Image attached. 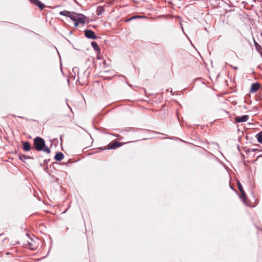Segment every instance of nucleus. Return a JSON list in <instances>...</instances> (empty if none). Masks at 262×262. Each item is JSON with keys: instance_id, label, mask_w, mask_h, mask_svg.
I'll return each mask as SVG.
<instances>
[{"instance_id": "obj_2", "label": "nucleus", "mask_w": 262, "mask_h": 262, "mask_svg": "<svg viewBox=\"0 0 262 262\" xmlns=\"http://www.w3.org/2000/svg\"><path fill=\"white\" fill-rule=\"evenodd\" d=\"M237 183L238 188L241 193V196H240L241 199L243 202H245V200L246 199V194L245 191L244 190L242 185L240 183L239 181H238Z\"/></svg>"}, {"instance_id": "obj_23", "label": "nucleus", "mask_w": 262, "mask_h": 262, "mask_svg": "<svg viewBox=\"0 0 262 262\" xmlns=\"http://www.w3.org/2000/svg\"><path fill=\"white\" fill-rule=\"evenodd\" d=\"M252 151H256L257 149H252Z\"/></svg>"}, {"instance_id": "obj_18", "label": "nucleus", "mask_w": 262, "mask_h": 262, "mask_svg": "<svg viewBox=\"0 0 262 262\" xmlns=\"http://www.w3.org/2000/svg\"><path fill=\"white\" fill-rule=\"evenodd\" d=\"M254 46L255 47V48H256V50H257V51L259 53H260L259 51V50L261 49V46L254 40Z\"/></svg>"}, {"instance_id": "obj_12", "label": "nucleus", "mask_w": 262, "mask_h": 262, "mask_svg": "<svg viewBox=\"0 0 262 262\" xmlns=\"http://www.w3.org/2000/svg\"><path fill=\"white\" fill-rule=\"evenodd\" d=\"M64 155L61 152H57L55 155L54 159L55 160L57 161H60L61 160L63 159Z\"/></svg>"}, {"instance_id": "obj_6", "label": "nucleus", "mask_w": 262, "mask_h": 262, "mask_svg": "<svg viewBox=\"0 0 262 262\" xmlns=\"http://www.w3.org/2000/svg\"><path fill=\"white\" fill-rule=\"evenodd\" d=\"M260 86V85L258 82H255V83H253L251 85L250 92V93H255V92H257L258 90V89H259Z\"/></svg>"}, {"instance_id": "obj_22", "label": "nucleus", "mask_w": 262, "mask_h": 262, "mask_svg": "<svg viewBox=\"0 0 262 262\" xmlns=\"http://www.w3.org/2000/svg\"><path fill=\"white\" fill-rule=\"evenodd\" d=\"M133 129L132 128H126L125 130L126 131V132H129L130 130H132Z\"/></svg>"}, {"instance_id": "obj_8", "label": "nucleus", "mask_w": 262, "mask_h": 262, "mask_svg": "<svg viewBox=\"0 0 262 262\" xmlns=\"http://www.w3.org/2000/svg\"><path fill=\"white\" fill-rule=\"evenodd\" d=\"M85 16L82 14L78 13L77 17H76V20L77 21L79 24H85Z\"/></svg>"}, {"instance_id": "obj_7", "label": "nucleus", "mask_w": 262, "mask_h": 262, "mask_svg": "<svg viewBox=\"0 0 262 262\" xmlns=\"http://www.w3.org/2000/svg\"><path fill=\"white\" fill-rule=\"evenodd\" d=\"M30 1L38 7L40 10H42L45 8V5L39 0H30Z\"/></svg>"}, {"instance_id": "obj_5", "label": "nucleus", "mask_w": 262, "mask_h": 262, "mask_svg": "<svg viewBox=\"0 0 262 262\" xmlns=\"http://www.w3.org/2000/svg\"><path fill=\"white\" fill-rule=\"evenodd\" d=\"M121 146V143L117 141L110 143L107 145V149H115Z\"/></svg>"}, {"instance_id": "obj_19", "label": "nucleus", "mask_w": 262, "mask_h": 262, "mask_svg": "<svg viewBox=\"0 0 262 262\" xmlns=\"http://www.w3.org/2000/svg\"><path fill=\"white\" fill-rule=\"evenodd\" d=\"M74 21L75 22L74 26L76 27L78 26V25L79 24V23L76 20H74Z\"/></svg>"}, {"instance_id": "obj_4", "label": "nucleus", "mask_w": 262, "mask_h": 262, "mask_svg": "<svg viewBox=\"0 0 262 262\" xmlns=\"http://www.w3.org/2000/svg\"><path fill=\"white\" fill-rule=\"evenodd\" d=\"M249 118L248 115H245L242 116L236 117L234 118V121L236 123H241L246 122Z\"/></svg>"}, {"instance_id": "obj_14", "label": "nucleus", "mask_w": 262, "mask_h": 262, "mask_svg": "<svg viewBox=\"0 0 262 262\" xmlns=\"http://www.w3.org/2000/svg\"><path fill=\"white\" fill-rule=\"evenodd\" d=\"M78 13H77L75 12H71L69 18H70L72 21L76 20V17H77Z\"/></svg>"}, {"instance_id": "obj_3", "label": "nucleus", "mask_w": 262, "mask_h": 262, "mask_svg": "<svg viewBox=\"0 0 262 262\" xmlns=\"http://www.w3.org/2000/svg\"><path fill=\"white\" fill-rule=\"evenodd\" d=\"M84 35L86 37L90 39H96L97 36L95 35L94 31L91 30H85Z\"/></svg>"}, {"instance_id": "obj_16", "label": "nucleus", "mask_w": 262, "mask_h": 262, "mask_svg": "<svg viewBox=\"0 0 262 262\" xmlns=\"http://www.w3.org/2000/svg\"><path fill=\"white\" fill-rule=\"evenodd\" d=\"M26 245L31 250H34L36 249V247H35L32 243L28 242Z\"/></svg>"}, {"instance_id": "obj_17", "label": "nucleus", "mask_w": 262, "mask_h": 262, "mask_svg": "<svg viewBox=\"0 0 262 262\" xmlns=\"http://www.w3.org/2000/svg\"><path fill=\"white\" fill-rule=\"evenodd\" d=\"M70 13H71V12H70V11H67V10H63V11H60L59 12V14L60 15L69 17Z\"/></svg>"}, {"instance_id": "obj_13", "label": "nucleus", "mask_w": 262, "mask_h": 262, "mask_svg": "<svg viewBox=\"0 0 262 262\" xmlns=\"http://www.w3.org/2000/svg\"><path fill=\"white\" fill-rule=\"evenodd\" d=\"M255 138H256L257 142L262 144V130L258 133L255 135Z\"/></svg>"}, {"instance_id": "obj_20", "label": "nucleus", "mask_w": 262, "mask_h": 262, "mask_svg": "<svg viewBox=\"0 0 262 262\" xmlns=\"http://www.w3.org/2000/svg\"><path fill=\"white\" fill-rule=\"evenodd\" d=\"M137 17H137V16H133V17L130 18H129V19H127V20H126V21H129V20H132V19H134V18H137Z\"/></svg>"}, {"instance_id": "obj_24", "label": "nucleus", "mask_w": 262, "mask_h": 262, "mask_svg": "<svg viewBox=\"0 0 262 262\" xmlns=\"http://www.w3.org/2000/svg\"><path fill=\"white\" fill-rule=\"evenodd\" d=\"M261 36H262V33H261Z\"/></svg>"}, {"instance_id": "obj_15", "label": "nucleus", "mask_w": 262, "mask_h": 262, "mask_svg": "<svg viewBox=\"0 0 262 262\" xmlns=\"http://www.w3.org/2000/svg\"><path fill=\"white\" fill-rule=\"evenodd\" d=\"M91 45L95 51H98L99 52H100V49L96 42L92 41L91 42Z\"/></svg>"}, {"instance_id": "obj_10", "label": "nucleus", "mask_w": 262, "mask_h": 262, "mask_svg": "<svg viewBox=\"0 0 262 262\" xmlns=\"http://www.w3.org/2000/svg\"><path fill=\"white\" fill-rule=\"evenodd\" d=\"M18 157L19 159L24 163H26V160L33 159L32 157L30 156H28L24 154H19Z\"/></svg>"}, {"instance_id": "obj_21", "label": "nucleus", "mask_w": 262, "mask_h": 262, "mask_svg": "<svg viewBox=\"0 0 262 262\" xmlns=\"http://www.w3.org/2000/svg\"><path fill=\"white\" fill-rule=\"evenodd\" d=\"M230 66L233 69H234V70H237L238 68L237 67H234L232 65H230Z\"/></svg>"}, {"instance_id": "obj_9", "label": "nucleus", "mask_w": 262, "mask_h": 262, "mask_svg": "<svg viewBox=\"0 0 262 262\" xmlns=\"http://www.w3.org/2000/svg\"><path fill=\"white\" fill-rule=\"evenodd\" d=\"M23 149L25 151H28L31 149V144L28 141L23 142Z\"/></svg>"}, {"instance_id": "obj_11", "label": "nucleus", "mask_w": 262, "mask_h": 262, "mask_svg": "<svg viewBox=\"0 0 262 262\" xmlns=\"http://www.w3.org/2000/svg\"><path fill=\"white\" fill-rule=\"evenodd\" d=\"M105 12V9L103 6H99L97 8L96 13L99 16L103 14Z\"/></svg>"}, {"instance_id": "obj_1", "label": "nucleus", "mask_w": 262, "mask_h": 262, "mask_svg": "<svg viewBox=\"0 0 262 262\" xmlns=\"http://www.w3.org/2000/svg\"><path fill=\"white\" fill-rule=\"evenodd\" d=\"M33 149L37 151H43L47 154L51 152L50 149L46 145L45 141L41 137H36L33 140Z\"/></svg>"}]
</instances>
